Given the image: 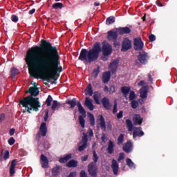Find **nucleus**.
I'll use <instances>...</instances> for the list:
<instances>
[{"label":"nucleus","instance_id":"a878e982","mask_svg":"<svg viewBox=\"0 0 177 177\" xmlns=\"http://www.w3.org/2000/svg\"><path fill=\"white\" fill-rule=\"evenodd\" d=\"M71 158L72 153H67V155H66L63 158H59V161L60 162V163H66V162H67L68 163V160H69V159H71Z\"/></svg>","mask_w":177,"mask_h":177},{"label":"nucleus","instance_id":"052dcab7","mask_svg":"<svg viewBox=\"0 0 177 177\" xmlns=\"http://www.w3.org/2000/svg\"><path fill=\"white\" fill-rule=\"evenodd\" d=\"M48 118H49V113H48V111H47V112H46L45 116H44L45 122H48Z\"/></svg>","mask_w":177,"mask_h":177},{"label":"nucleus","instance_id":"20e7f679","mask_svg":"<svg viewBox=\"0 0 177 177\" xmlns=\"http://www.w3.org/2000/svg\"><path fill=\"white\" fill-rule=\"evenodd\" d=\"M77 106H78V111H79V113H80V115L79 116V122L80 124V126L82 129H84L85 127V124H86V120L84 119V118H86V112L84 108V106H82L81 102H77Z\"/></svg>","mask_w":177,"mask_h":177},{"label":"nucleus","instance_id":"338daca9","mask_svg":"<svg viewBox=\"0 0 177 177\" xmlns=\"http://www.w3.org/2000/svg\"><path fill=\"white\" fill-rule=\"evenodd\" d=\"M156 4L158 6V7H163V4L161 3L160 0H157Z\"/></svg>","mask_w":177,"mask_h":177},{"label":"nucleus","instance_id":"b1692460","mask_svg":"<svg viewBox=\"0 0 177 177\" xmlns=\"http://www.w3.org/2000/svg\"><path fill=\"white\" fill-rule=\"evenodd\" d=\"M115 144L113 142V141H111V140H109V145H108V148H107V151L109 153H113L114 151H115Z\"/></svg>","mask_w":177,"mask_h":177},{"label":"nucleus","instance_id":"bb28decb","mask_svg":"<svg viewBox=\"0 0 177 177\" xmlns=\"http://www.w3.org/2000/svg\"><path fill=\"white\" fill-rule=\"evenodd\" d=\"M66 103H67V104H70L71 108H75V106H76L77 105L76 97H73V100H67V101H66Z\"/></svg>","mask_w":177,"mask_h":177},{"label":"nucleus","instance_id":"c03bdc74","mask_svg":"<svg viewBox=\"0 0 177 177\" xmlns=\"http://www.w3.org/2000/svg\"><path fill=\"white\" fill-rule=\"evenodd\" d=\"M136 97V95L135 93V91H131L129 93V100H131V102H133V100H134Z\"/></svg>","mask_w":177,"mask_h":177},{"label":"nucleus","instance_id":"e433bc0d","mask_svg":"<svg viewBox=\"0 0 177 177\" xmlns=\"http://www.w3.org/2000/svg\"><path fill=\"white\" fill-rule=\"evenodd\" d=\"M98 159H99V156H98L97 153H96L95 149H94L93 151V160L95 163V167H96V163H97Z\"/></svg>","mask_w":177,"mask_h":177},{"label":"nucleus","instance_id":"4468645a","mask_svg":"<svg viewBox=\"0 0 177 177\" xmlns=\"http://www.w3.org/2000/svg\"><path fill=\"white\" fill-rule=\"evenodd\" d=\"M112 171H113L114 175H118L119 172V163L116 159H112L111 163Z\"/></svg>","mask_w":177,"mask_h":177},{"label":"nucleus","instance_id":"0e129e2a","mask_svg":"<svg viewBox=\"0 0 177 177\" xmlns=\"http://www.w3.org/2000/svg\"><path fill=\"white\" fill-rule=\"evenodd\" d=\"M145 81L141 80V81H140V82H138V85L139 86H142V87H143V86L145 85Z\"/></svg>","mask_w":177,"mask_h":177},{"label":"nucleus","instance_id":"6ab92c4d","mask_svg":"<svg viewBox=\"0 0 177 177\" xmlns=\"http://www.w3.org/2000/svg\"><path fill=\"white\" fill-rule=\"evenodd\" d=\"M149 88V85H145V86H142V88H141L140 96L143 99H145V97H147Z\"/></svg>","mask_w":177,"mask_h":177},{"label":"nucleus","instance_id":"c756f323","mask_svg":"<svg viewBox=\"0 0 177 177\" xmlns=\"http://www.w3.org/2000/svg\"><path fill=\"white\" fill-rule=\"evenodd\" d=\"M110 69L113 74L116 73L118 70V63H116V62H112V63L110 64Z\"/></svg>","mask_w":177,"mask_h":177},{"label":"nucleus","instance_id":"37998d69","mask_svg":"<svg viewBox=\"0 0 177 177\" xmlns=\"http://www.w3.org/2000/svg\"><path fill=\"white\" fill-rule=\"evenodd\" d=\"M139 106V102L138 101H136V100H133V101L131 102V108L133 109H136Z\"/></svg>","mask_w":177,"mask_h":177},{"label":"nucleus","instance_id":"412c9836","mask_svg":"<svg viewBox=\"0 0 177 177\" xmlns=\"http://www.w3.org/2000/svg\"><path fill=\"white\" fill-rule=\"evenodd\" d=\"M142 120L140 115L136 114L133 115V122L136 126L142 124Z\"/></svg>","mask_w":177,"mask_h":177},{"label":"nucleus","instance_id":"a18cd8bd","mask_svg":"<svg viewBox=\"0 0 177 177\" xmlns=\"http://www.w3.org/2000/svg\"><path fill=\"white\" fill-rule=\"evenodd\" d=\"M89 121H90V123H91V126H95V120L94 115H92V114L90 115Z\"/></svg>","mask_w":177,"mask_h":177},{"label":"nucleus","instance_id":"79ce46f5","mask_svg":"<svg viewBox=\"0 0 177 177\" xmlns=\"http://www.w3.org/2000/svg\"><path fill=\"white\" fill-rule=\"evenodd\" d=\"M52 100L53 96L51 95H48L46 100V104H47V106H51Z\"/></svg>","mask_w":177,"mask_h":177},{"label":"nucleus","instance_id":"864d4df0","mask_svg":"<svg viewBox=\"0 0 177 177\" xmlns=\"http://www.w3.org/2000/svg\"><path fill=\"white\" fill-rule=\"evenodd\" d=\"M80 177H88V175L86 172V170H81L80 171Z\"/></svg>","mask_w":177,"mask_h":177},{"label":"nucleus","instance_id":"473e14b6","mask_svg":"<svg viewBox=\"0 0 177 177\" xmlns=\"http://www.w3.org/2000/svg\"><path fill=\"white\" fill-rule=\"evenodd\" d=\"M100 96H101V93L100 92H97V91L94 92L93 99L95 103H97V104H100Z\"/></svg>","mask_w":177,"mask_h":177},{"label":"nucleus","instance_id":"f257e3e1","mask_svg":"<svg viewBox=\"0 0 177 177\" xmlns=\"http://www.w3.org/2000/svg\"><path fill=\"white\" fill-rule=\"evenodd\" d=\"M26 62L32 77L36 78L41 75V70L44 80L48 82H50L51 79L57 84V73L63 71L58 48L46 39H41L40 46H32L27 51Z\"/></svg>","mask_w":177,"mask_h":177},{"label":"nucleus","instance_id":"69168bd1","mask_svg":"<svg viewBox=\"0 0 177 177\" xmlns=\"http://www.w3.org/2000/svg\"><path fill=\"white\" fill-rule=\"evenodd\" d=\"M101 59L103 60V62H106L108 60V57L107 56H105L104 55H103L102 53V56L101 57Z\"/></svg>","mask_w":177,"mask_h":177},{"label":"nucleus","instance_id":"9d476101","mask_svg":"<svg viewBox=\"0 0 177 177\" xmlns=\"http://www.w3.org/2000/svg\"><path fill=\"white\" fill-rule=\"evenodd\" d=\"M138 59L142 64H147L149 59L148 53L147 52H140L138 56Z\"/></svg>","mask_w":177,"mask_h":177},{"label":"nucleus","instance_id":"58836bf2","mask_svg":"<svg viewBox=\"0 0 177 177\" xmlns=\"http://www.w3.org/2000/svg\"><path fill=\"white\" fill-rule=\"evenodd\" d=\"M18 74H19L18 68H16L15 67L11 68V76L12 77V78H15V77H16V75H17Z\"/></svg>","mask_w":177,"mask_h":177},{"label":"nucleus","instance_id":"a211bd4d","mask_svg":"<svg viewBox=\"0 0 177 177\" xmlns=\"http://www.w3.org/2000/svg\"><path fill=\"white\" fill-rule=\"evenodd\" d=\"M139 136H145V133L142 129V127H136L135 130L133 131V138H136Z\"/></svg>","mask_w":177,"mask_h":177},{"label":"nucleus","instance_id":"aec40b11","mask_svg":"<svg viewBox=\"0 0 177 177\" xmlns=\"http://www.w3.org/2000/svg\"><path fill=\"white\" fill-rule=\"evenodd\" d=\"M39 130L41 132V136H42L43 137H45V136H46L47 132H48V128L46 126V123L45 122H43L41 124Z\"/></svg>","mask_w":177,"mask_h":177},{"label":"nucleus","instance_id":"774afa93","mask_svg":"<svg viewBox=\"0 0 177 177\" xmlns=\"http://www.w3.org/2000/svg\"><path fill=\"white\" fill-rule=\"evenodd\" d=\"M77 175V172H71V174L67 177H75Z\"/></svg>","mask_w":177,"mask_h":177},{"label":"nucleus","instance_id":"de8ad7c7","mask_svg":"<svg viewBox=\"0 0 177 177\" xmlns=\"http://www.w3.org/2000/svg\"><path fill=\"white\" fill-rule=\"evenodd\" d=\"M125 158V153L124 152H120L119 156L118 158V160L120 161Z\"/></svg>","mask_w":177,"mask_h":177},{"label":"nucleus","instance_id":"39448f33","mask_svg":"<svg viewBox=\"0 0 177 177\" xmlns=\"http://www.w3.org/2000/svg\"><path fill=\"white\" fill-rule=\"evenodd\" d=\"M88 136L86 133H83L81 141L79 142L78 150L82 152L84 149H86L88 147Z\"/></svg>","mask_w":177,"mask_h":177},{"label":"nucleus","instance_id":"2f4dec72","mask_svg":"<svg viewBox=\"0 0 177 177\" xmlns=\"http://www.w3.org/2000/svg\"><path fill=\"white\" fill-rule=\"evenodd\" d=\"M126 162L129 168H130L131 169H132V168H136L135 163L132 160V159H131V158H127Z\"/></svg>","mask_w":177,"mask_h":177},{"label":"nucleus","instance_id":"c85d7f7f","mask_svg":"<svg viewBox=\"0 0 177 177\" xmlns=\"http://www.w3.org/2000/svg\"><path fill=\"white\" fill-rule=\"evenodd\" d=\"M100 127L102 129V130H106V122H105V119L104 118V116H102V115H101L100 116Z\"/></svg>","mask_w":177,"mask_h":177},{"label":"nucleus","instance_id":"5701e85b","mask_svg":"<svg viewBox=\"0 0 177 177\" xmlns=\"http://www.w3.org/2000/svg\"><path fill=\"white\" fill-rule=\"evenodd\" d=\"M77 160H75V159H71V160L67 162L66 167H68V168H76V167H77Z\"/></svg>","mask_w":177,"mask_h":177},{"label":"nucleus","instance_id":"9b49d317","mask_svg":"<svg viewBox=\"0 0 177 177\" xmlns=\"http://www.w3.org/2000/svg\"><path fill=\"white\" fill-rule=\"evenodd\" d=\"M122 149L124 151V152H127V153H129L130 152H132L133 149V144L131 140H129L127 141V142H124L122 145Z\"/></svg>","mask_w":177,"mask_h":177},{"label":"nucleus","instance_id":"4be33fe9","mask_svg":"<svg viewBox=\"0 0 177 177\" xmlns=\"http://www.w3.org/2000/svg\"><path fill=\"white\" fill-rule=\"evenodd\" d=\"M111 71H105L102 75V82H104V84H106L107 82H109L111 80Z\"/></svg>","mask_w":177,"mask_h":177},{"label":"nucleus","instance_id":"6e6552de","mask_svg":"<svg viewBox=\"0 0 177 177\" xmlns=\"http://www.w3.org/2000/svg\"><path fill=\"white\" fill-rule=\"evenodd\" d=\"M135 50H142L144 48V42L141 37H135L133 41Z\"/></svg>","mask_w":177,"mask_h":177},{"label":"nucleus","instance_id":"13d9d810","mask_svg":"<svg viewBox=\"0 0 177 177\" xmlns=\"http://www.w3.org/2000/svg\"><path fill=\"white\" fill-rule=\"evenodd\" d=\"M12 165L13 169H15V167L17 165V159H13V160H12Z\"/></svg>","mask_w":177,"mask_h":177},{"label":"nucleus","instance_id":"c9c22d12","mask_svg":"<svg viewBox=\"0 0 177 177\" xmlns=\"http://www.w3.org/2000/svg\"><path fill=\"white\" fill-rule=\"evenodd\" d=\"M99 73H100V67L98 66L96 68H94L92 73V76L97 78V75H99Z\"/></svg>","mask_w":177,"mask_h":177},{"label":"nucleus","instance_id":"a19ab883","mask_svg":"<svg viewBox=\"0 0 177 177\" xmlns=\"http://www.w3.org/2000/svg\"><path fill=\"white\" fill-rule=\"evenodd\" d=\"M124 141V134H120L118 138V145H121Z\"/></svg>","mask_w":177,"mask_h":177},{"label":"nucleus","instance_id":"603ef678","mask_svg":"<svg viewBox=\"0 0 177 177\" xmlns=\"http://www.w3.org/2000/svg\"><path fill=\"white\" fill-rule=\"evenodd\" d=\"M87 134H88L89 137H93L94 136L93 130H92V129H88L87 131Z\"/></svg>","mask_w":177,"mask_h":177},{"label":"nucleus","instance_id":"423d86ee","mask_svg":"<svg viewBox=\"0 0 177 177\" xmlns=\"http://www.w3.org/2000/svg\"><path fill=\"white\" fill-rule=\"evenodd\" d=\"M131 48L132 41H131V39H129V37H124L122 42V52H127L128 50H129V49H131Z\"/></svg>","mask_w":177,"mask_h":177},{"label":"nucleus","instance_id":"dca6fc26","mask_svg":"<svg viewBox=\"0 0 177 177\" xmlns=\"http://www.w3.org/2000/svg\"><path fill=\"white\" fill-rule=\"evenodd\" d=\"M41 167L42 168H48L49 167V159L44 153L41 155Z\"/></svg>","mask_w":177,"mask_h":177},{"label":"nucleus","instance_id":"72a5a7b5","mask_svg":"<svg viewBox=\"0 0 177 177\" xmlns=\"http://www.w3.org/2000/svg\"><path fill=\"white\" fill-rule=\"evenodd\" d=\"M1 153H3V159L7 160L10 158V152L8 149H2Z\"/></svg>","mask_w":177,"mask_h":177},{"label":"nucleus","instance_id":"f03ea898","mask_svg":"<svg viewBox=\"0 0 177 177\" xmlns=\"http://www.w3.org/2000/svg\"><path fill=\"white\" fill-rule=\"evenodd\" d=\"M102 45V46H101L100 42H95L89 50L82 49L78 59L83 62L84 64L93 63L99 59L101 52H102V55L106 56L108 59L109 56L113 53V46L107 41H103Z\"/></svg>","mask_w":177,"mask_h":177},{"label":"nucleus","instance_id":"2eb2a0df","mask_svg":"<svg viewBox=\"0 0 177 177\" xmlns=\"http://www.w3.org/2000/svg\"><path fill=\"white\" fill-rule=\"evenodd\" d=\"M62 171V167L60 165H56L55 167L52 168V175L54 177L59 176V174H61Z\"/></svg>","mask_w":177,"mask_h":177},{"label":"nucleus","instance_id":"3c124183","mask_svg":"<svg viewBox=\"0 0 177 177\" xmlns=\"http://www.w3.org/2000/svg\"><path fill=\"white\" fill-rule=\"evenodd\" d=\"M12 21H13V22H18L19 17H17V15H16L15 14H13L12 15Z\"/></svg>","mask_w":177,"mask_h":177},{"label":"nucleus","instance_id":"6e6d98bb","mask_svg":"<svg viewBox=\"0 0 177 177\" xmlns=\"http://www.w3.org/2000/svg\"><path fill=\"white\" fill-rule=\"evenodd\" d=\"M109 92H110V93H113L114 92H115V85H111Z\"/></svg>","mask_w":177,"mask_h":177},{"label":"nucleus","instance_id":"7c9ffc66","mask_svg":"<svg viewBox=\"0 0 177 177\" xmlns=\"http://www.w3.org/2000/svg\"><path fill=\"white\" fill-rule=\"evenodd\" d=\"M62 104L60 102H58V101H53L51 109L52 111H56V109H59L61 108Z\"/></svg>","mask_w":177,"mask_h":177},{"label":"nucleus","instance_id":"cd10ccee","mask_svg":"<svg viewBox=\"0 0 177 177\" xmlns=\"http://www.w3.org/2000/svg\"><path fill=\"white\" fill-rule=\"evenodd\" d=\"M126 125L127 127V129L129 131H133V123H132V120L130 119H127L126 120Z\"/></svg>","mask_w":177,"mask_h":177},{"label":"nucleus","instance_id":"f704fd0d","mask_svg":"<svg viewBox=\"0 0 177 177\" xmlns=\"http://www.w3.org/2000/svg\"><path fill=\"white\" fill-rule=\"evenodd\" d=\"M115 21V17L111 15V17H108L106 21V24L107 25H111V24H114Z\"/></svg>","mask_w":177,"mask_h":177},{"label":"nucleus","instance_id":"49530a36","mask_svg":"<svg viewBox=\"0 0 177 177\" xmlns=\"http://www.w3.org/2000/svg\"><path fill=\"white\" fill-rule=\"evenodd\" d=\"M10 176H14L15 174V169L13 168V165L12 162L10 167Z\"/></svg>","mask_w":177,"mask_h":177},{"label":"nucleus","instance_id":"ddd939ff","mask_svg":"<svg viewBox=\"0 0 177 177\" xmlns=\"http://www.w3.org/2000/svg\"><path fill=\"white\" fill-rule=\"evenodd\" d=\"M102 104L104 108H105V109H106L107 111H110L111 109L112 105H111L110 104V100L109 97H106V96L102 97Z\"/></svg>","mask_w":177,"mask_h":177},{"label":"nucleus","instance_id":"09e8293b","mask_svg":"<svg viewBox=\"0 0 177 177\" xmlns=\"http://www.w3.org/2000/svg\"><path fill=\"white\" fill-rule=\"evenodd\" d=\"M149 38L151 42H153L156 39V35H153V33H151V35H149Z\"/></svg>","mask_w":177,"mask_h":177},{"label":"nucleus","instance_id":"8fccbe9b","mask_svg":"<svg viewBox=\"0 0 177 177\" xmlns=\"http://www.w3.org/2000/svg\"><path fill=\"white\" fill-rule=\"evenodd\" d=\"M118 112V104L116 102V101H115L114 105H113V113L115 114Z\"/></svg>","mask_w":177,"mask_h":177},{"label":"nucleus","instance_id":"0eeeda50","mask_svg":"<svg viewBox=\"0 0 177 177\" xmlns=\"http://www.w3.org/2000/svg\"><path fill=\"white\" fill-rule=\"evenodd\" d=\"M88 172L92 177H96L97 176V166H95V163L90 162L88 165Z\"/></svg>","mask_w":177,"mask_h":177},{"label":"nucleus","instance_id":"bf43d9fd","mask_svg":"<svg viewBox=\"0 0 177 177\" xmlns=\"http://www.w3.org/2000/svg\"><path fill=\"white\" fill-rule=\"evenodd\" d=\"M5 119H6V115L4 113H1L0 115V122H3Z\"/></svg>","mask_w":177,"mask_h":177},{"label":"nucleus","instance_id":"4c0bfd02","mask_svg":"<svg viewBox=\"0 0 177 177\" xmlns=\"http://www.w3.org/2000/svg\"><path fill=\"white\" fill-rule=\"evenodd\" d=\"M88 93L90 96H92L93 95V89L91 84H88L87 86V91L86 92V94L87 95Z\"/></svg>","mask_w":177,"mask_h":177},{"label":"nucleus","instance_id":"5fc2aeb1","mask_svg":"<svg viewBox=\"0 0 177 177\" xmlns=\"http://www.w3.org/2000/svg\"><path fill=\"white\" fill-rule=\"evenodd\" d=\"M15 142V140L13 137H10V138H9L8 140V143L10 144V145H13Z\"/></svg>","mask_w":177,"mask_h":177},{"label":"nucleus","instance_id":"e2e57ef3","mask_svg":"<svg viewBox=\"0 0 177 177\" xmlns=\"http://www.w3.org/2000/svg\"><path fill=\"white\" fill-rule=\"evenodd\" d=\"M15 133V129H10L9 131L10 136H14Z\"/></svg>","mask_w":177,"mask_h":177},{"label":"nucleus","instance_id":"f8f14e48","mask_svg":"<svg viewBox=\"0 0 177 177\" xmlns=\"http://www.w3.org/2000/svg\"><path fill=\"white\" fill-rule=\"evenodd\" d=\"M119 35H124V34L131 33V29L129 26H119L118 28Z\"/></svg>","mask_w":177,"mask_h":177},{"label":"nucleus","instance_id":"7ed1b4c3","mask_svg":"<svg viewBox=\"0 0 177 177\" xmlns=\"http://www.w3.org/2000/svg\"><path fill=\"white\" fill-rule=\"evenodd\" d=\"M28 93H30L29 96H26L21 100L20 104H22L24 109H22L23 113L28 112L31 113V111H35V112L39 111V108H41V104L39 101V97H34V96H37L39 93V91L37 86H30L27 91Z\"/></svg>","mask_w":177,"mask_h":177},{"label":"nucleus","instance_id":"f3484780","mask_svg":"<svg viewBox=\"0 0 177 177\" xmlns=\"http://www.w3.org/2000/svg\"><path fill=\"white\" fill-rule=\"evenodd\" d=\"M84 104L90 111H94L95 105L93 104V101L90 99L89 96L86 97Z\"/></svg>","mask_w":177,"mask_h":177},{"label":"nucleus","instance_id":"4d7b16f0","mask_svg":"<svg viewBox=\"0 0 177 177\" xmlns=\"http://www.w3.org/2000/svg\"><path fill=\"white\" fill-rule=\"evenodd\" d=\"M123 113H124L123 111H120L117 115L118 119H122V118H123Z\"/></svg>","mask_w":177,"mask_h":177},{"label":"nucleus","instance_id":"ea45409f","mask_svg":"<svg viewBox=\"0 0 177 177\" xmlns=\"http://www.w3.org/2000/svg\"><path fill=\"white\" fill-rule=\"evenodd\" d=\"M64 4L63 3H59V1H57V3H55L53 4V8H55V10H58L59 8H63Z\"/></svg>","mask_w":177,"mask_h":177},{"label":"nucleus","instance_id":"680f3d73","mask_svg":"<svg viewBox=\"0 0 177 177\" xmlns=\"http://www.w3.org/2000/svg\"><path fill=\"white\" fill-rule=\"evenodd\" d=\"M88 159V155H84V156H82V160L83 162L87 160Z\"/></svg>","mask_w":177,"mask_h":177},{"label":"nucleus","instance_id":"393cba45","mask_svg":"<svg viewBox=\"0 0 177 177\" xmlns=\"http://www.w3.org/2000/svg\"><path fill=\"white\" fill-rule=\"evenodd\" d=\"M131 91V87L130 86H122L121 88V92L123 93L125 97H128V95Z\"/></svg>","mask_w":177,"mask_h":177},{"label":"nucleus","instance_id":"1a4fd4ad","mask_svg":"<svg viewBox=\"0 0 177 177\" xmlns=\"http://www.w3.org/2000/svg\"><path fill=\"white\" fill-rule=\"evenodd\" d=\"M107 35V39L109 41H112L113 42V45L115 44V41H117L118 38V32L117 30H109Z\"/></svg>","mask_w":177,"mask_h":177}]
</instances>
